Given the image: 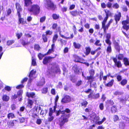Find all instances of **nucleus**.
Masks as SVG:
<instances>
[{"label": "nucleus", "instance_id": "nucleus-1", "mask_svg": "<svg viewBox=\"0 0 129 129\" xmlns=\"http://www.w3.org/2000/svg\"><path fill=\"white\" fill-rule=\"evenodd\" d=\"M29 12L35 16H37L39 14L41 10L39 6L37 4H34L30 6V8L28 9Z\"/></svg>", "mask_w": 129, "mask_h": 129}, {"label": "nucleus", "instance_id": "nucleus-2", "mask_svg": "<svg viewBox=\"0 0 129 129\" xmlns=\"http://www.w3.org/2000/svg\"><path fill=\"white\" fill-rule=\"evenodd\" d=\"M57 31L59 32V34L60 35V36L62 38L65 39L67 40H69L72 39L74 37V36L73 33H72L70 35V37H66L63 35H61L60 34L61 31V27L60 26L58 27V25L57 23H54L52 25V28L53 30H57Z\"/></svg>", "mask_w": 129, "mask_h": 129}, {"label": "nucleus", "instance_id": "nucleus-3", "mask_svg": "<svg viewBox=\"0 0 129 129\" xmlns=\"http://www.w3.org/2000/svg\"><path fill=\"white\" fill-rule=\"evenodd\" d=\"M54 67H53V66H52L50 68H49V67H48V70L47 71L48 75L50 76L53 73H60V71L59 67L56 66L55 67V71L54 70Z\"/></svg>", "mask_w": 129, "mask_h": 129}, {"label": "nucleus", "instance_id": "nucleus-4", "mask_svg": "<svg viewBox=\"0 0 129 129\" xmlns=\"http://www.w3.org/2000/svg\"><path fill=\"white\" fill-rule=\"evenodd\" d=\"M70 116V114H64L62 115L61 117H62V119L60 121L59 124L60 127H62L63 126L65 123L68 121V118Z\"/></svg>", "mask_w": 129, "mask_h": 129}, {"label": "nucleus", "instance_id": "nucleus-5", "mask_svg": "<svg viewBox=\"0 0 129 129\" xmlns=\"http://www.w3.org/2000/svg\"><path fill=\"white\" fill-rule=\"evenodd\" d=\"M45 1V5L46 6L48 9L54 10L56 8V5L51 0H46Z\"/></svg>", "mask_w": 129, "mask_h": 129}, {"label": "nucleus", "instance_id": "nucleus-6", "mask_svg": "<svg viewBox=\"0 0 129 129\" xmlns=\"http://www.w3.org/2000/svg\"><path fill=\"white\" fill-rule=\"evenodd\" d=\"M57 56V54H55V56L54 57L50 56L45 57L43 59L42 61L44 65H47L52 61V59L54 58Z\"/></svg>", "mask_w": 129, "mask_h": 129}, {"label": "nucleus", "instance_id": "nucleus-7", "mask_svg": "<svg viewBox=\"0 0 129 129\" xmlns=\"http://www.w3.org/2000/svg\"><path fill=\"white\" fill-rule=\"evenodd\" d=\"M17 14L18 16L19 20L18 23L19 24H24L25 23L24 21V19L23 18L21 17L20 13L22 11V9L20 6H18V9L17 10Z\"/></svg>", "mask_w": 129, "mask_h": 129}, {"label": "nucleus", "instance_id": "nucleus-8", "mask_svg": "<svg viewBox=\"0 0 129 129\" xmlns=\"http://www.w3.org/2000/svg\"><path fill=\"white\" fill-rule=\"evenodd\" d=\"M121 23L123 25L122 28L124 29L127 31L129 29V18L128 16H127L126 19V20L122 21Z\"/></svg>", "mask_w": 129, "mask_h": 129}, {"label": "nucleus", "instance_id": "nucleus-9", "mask_svg": "<svg viewBox=\"0 0 129 129\" xmlns=\"http://www.w3.org/2000/svg\"><path fill=\"white\" fill-rule=\"evenodd\" d=\"M73 57L74 58V61L75 62L82 63V61H85V60L83 58L79 57L76 54L73 55Z\"/></svg>", "mask_w": 129, "mask_h": 129}, {"label": "nucleus", "instance_id": "nucleus-10", "mask_svg": "<svg viewBox=\"0 0 129 129\" xmlns=\"http://www.w3.org/2000/svg\"><path fill=\"white\" fill-rule=\"evenodd\" d=\"M112 59L114 62V65L115 66L118 68L122 67V64L120 60H118L115 57H113Z\"/></svg>", "mask_w": 129, "mask_h": 129}, {"label": "nucleus", "instance_id": "nucleus-11", "mask_svg": "<svg viewBox=\"0 0 129 129\" xmlns=\"http://www.w3.org/2000/svg\"><path fill=\"white\" fill-rule=\"evenodd\" d=\"M71 112V110L68 108H66L64 110L62 111H61L60 110V109L57 112L56 115L57 116H58L60 114L63 115L65 114V113H67L68 114H69Z\"/></svg>", "mask_w": 129, "mask_h": 129}, {"label": "nucleus", "instance_id": "nucleus-12", "mask_svg": "<svg viewBox=\"0 0 129 129\" xmlns=\"http://www.w3.org/2000/svg\"><path fill=\"white\" fill-rule=\"evenodd\" d=\"M71 101V97L69 95H64L61 100V103H67L70 102Z\"/></svg>", "mask_w": 129, "mask_h": 129}, {"label": "nucleus", "instance_id": "nucleus-13", "mask_svg": "<svg viewBox=\"0 0 129 129\" xmlns=\"http://www.w3.org/2000/svg\"><path fill=\"white\" fill-rule=\"evenodd\" d=\"M95 78L94 76H87L86 79L88 80V82L89 83L90 87L91 86L92 82L95 81Z\"/></svg>", "mask_w": 129, "mask_h": 129}, {"label": "nucleus", "instance_id": "nucleus-14", "mask_svg": "<svg viewBox=\"0 0 129 129\" xmlns=\"http://www.w3.org/2000/svg\"><path fill=\"white\" fill-rule=\"evenodd\" d=\"M121 16V14L120 12H118L117 14H115L114 16V19L115 21V24H117L118 22L119 21Z\"/></svg>", "mask_w": 129, "mask_h": 129}, {"label": "nucleus", "instance_id": "nucleus-15", "mask_svg": "<svg viewBox=\"0 0 129 129\" xmlns=\"http://www.w3.org/2000/svg\"><path fill=\"white\" fill-rule=\"evenodd\" d=\"M114 47L116 51L118 53H119L120 50V46L119 43L115 41L113 42Z\"/></svg>", "mask_w": 129, "mask_h": 129}, {"label": "nucleus", "instance_id": "nucleus-16", "mask_svg": "<svg viewBox=\"0 0 129 129\" xmlns=\"http://www.w3.org/2000/svg\"><path fill=\"white\" fill-rule=\"evenodd\" d=\"M23 93V91L22 90H19L17 92V99L19 101H21L22 100V94Z\"/></svg>", "mask_w": 129, "mask_h": 129}, {"label": "nucleus", "instance_id": "nucleus-17", "mask_svg": "<svg viewBox=\"0 0 129 129\" xmlns=\"http://www.w3.org/2000/svg\"><path fill=\"white\" fill-rule=\"evenodd\" d=\"M71 15L73 17H75L79 16V12L76 10L71 11L69 12Z\"/></svg>", "mask_w": 129, "mask_h": 129}, {"label": "nucleus", "instance_id": "nucleus-18", "mask_svg": "<svg viewBox=\"0 0 129 129\" xmlns=\"http://www.w3.org/2000/svg\"><path fill=\"white\" fill-rule=\"evenodd\" d=\"M76 74H79L80 72V70L77 65H75L73 67L72 69Z\"/></svg>", "mask_w": 129, "mask_h": 129}, {"label": "nucleus", "instance_id": "nucleus-19", "mask_svg": "<svg viewBox=\"0 0 129 129\" xmlns=\"http://www.w3.org/2000/svg\"><path fill=\"white\" fill-rule=\"evenodd\" d=\"M55 44L53 43L51 45V48L49 49L48 51L46 53V55H48L50 54L51 53L54 51Z\"/></svg>", "mask_w": 129, "mask_h": 129}, {"label": "nucleus", "instance_id": "nucleus-20", "mask_svg": "<svg viewBox=\"0 0 129 129\" xmlns=\"http://www.w3.org/2000/svg\"><path fill=\"white\" fill-rule=\"evenodd\" d=\"M88 103V102L82 99V102L80 103V106L82 108H86L87 107Z\"/></svg>", "mask_w": 129, "mask_h": 129}, {"label": "nucleus", "instance_id": "nucleus-21", "mask_svg": "<svg viewBox=\"0 0 129 129\" xmlns=\"http://www.w3.org/2000/svg\"><path fill=\"white\" fill-rule=\"evenodd\" d=\"M106 39L105 40V42L106 43H111L110 39L111 38V34L110 33H106Z\"/></svg>", "mask_w": 129, "mask_h": 129}, {"label": "nucleus", "instance_id": "nucleus-22", "mask_svg": "<svg viewBox=\"0 0 129 129\" xmlns=\"http://www.w3.org/2000/svg\"><path fill=\"white\" fill-rule=\"evenodd\" d=\"M109 26L107 24L106 25V24H102V28L103 29L104 32L105 34H106L107 30L108 29Z\"/></svg>", "mask_w": 129, "mask_h": 129}, {"label": "nucleus", "instance_id": "nucleus-23", "mask_svg": "<svg viewBox=\"0 0 129 129\" xmlns=\"http://www.w3.org/2000/svg\"><path fill=\"white\" fill-rule=\"evenodd\" d=\"M108 45V46L107 47L106 49V51L107 53H109L111 52L112 51V49L111 46V43H106Z\"/></svg>", "mask_w": 129, "mask_h": 129}, {"label": "nucleus", "instance_id": "nucleus-24", "mask_svg": "<svg viewBox=\"0 0 129 129\" xmlns=\"http://www.w3.org/2000/svg\"><path fill=\"white\" fill-rule=\"evenodd\" d=\"M82 3L85 6L89 7L91 5L90 0H82Z\"/></svg>", "mask_w": 129, "mask_h": 129}, {"label": "nucleus", "instance_id": "nucleus-25", "mask_svg": "<svg viewBox=\"0 0 129 129\" xmlns=\"http://www.w3.org/2000/svg\"><path fill=\"white\" fill-rule=\"evenodd\" d=\"M45 81L44 79H42L39 82H38L37 85L38 86H42L45 84Z\"/></svg>", "mask_w": 129, "mask_h": 129}, {"label": "nucleus", "instance_id": "nucleus-26", "mask_svg": "<svg viewBox=\"0 0 129 129\" xmlns=\"http://www.w3.org/2000/svg\"><path fill=\"white\" fill-rule=\"evenodd\" d=\"M114 82V79H112L107 84H105L106 86L108 87H111L112 86Z\"/></svg>", "mask_w": 129, "mask_h": 129}, {"label": "nucleus", "instance_id": "nucleus-27", "mask_svg": "<svg viewBox=\"0 0 129 129\" xmlns=\"http://www.w3.org/2000/svg\"><path fill=\"white\" fill-rule=\"evenodd\" d=\"M85 54L86 56L88 55L91 52V48L90 46L86 47L85 48Z\"/></svg>", "mask_w": 129, "mask_h": 129}, {"label": "nucleus", "instance_id": "nucleus-28", "mask_svg": "<svg viewBox=\"0 0 129 129\" xmlns=\"http://www.w3.org/2000/svg\"><path fill=\"white\" fill-rule=\"evenodd\" d=\"M123 61L125 66H129V60L127 58L124 57L123 58Z\"/></svg>", "mask_w": 129, "mask_h": 129}, {"label": "nucleus", "instance_id": "nucleus-29", "mask_svg": "<svg viewBox=\"0 0 129 129\" xmlns=\"http://www.w3.org/2000/svg\"><path fill=\"white\" fill-rule=\"evenodd\" d=\"M73 46L76 49H79L81 47V45L80 44L75 42L73 43Z\"/></svg>", "mask_w": 129, "mask_h": 129}, {"label": "nucleus", "instance_id": "nucleus-30", "mask_svg": "<svg viewBox=\"0 0 129 129\" xmlns=\"http://www.w3.org/2000/svg\"><path fill=\"white\" fill-rule=\"evenodd\" d=\"M33 103L34 102L33 100L29 99L28 100L27 102V106L30 108L31 109L32 108Z\"/></svg>", "mask_w": 129, "mask_h": 129}, {"label": "nucleus", "instance_id": "nucleus-31", "mask_svg": "<svg viewBox=\"0 0 129 129\" xmlns=\"http://www.w3.org/2000/svg\"><path fill=\"white\" fill-rule=\"evenodd\" d=\"M120 82V85L122 86H124L127 84V81L126 79H124L122 80Z\"/></svg>", "mask_w": 129, "mask_h": 129}, {"label": "nucleus", "instance_id": "nucleus-32", "mask_svg": "<svg viewBox=\"0 0 129 129\" xmlns=\"http://www.w3.org/2000/svg\"><path fill=\"white\" fill-rule=\"evenodd\" d=\"M35 94V93L34 92H32L30 93L27 92L26 93V96L28 98H34Z\"/></svg>", "mask_w": 129, "mask_h": 129}, {"label": "nucleus", "instance_id": "nucleus-33", "mask_svg": "<svg viewBox=\"0 0 129 129\" xmlns=\"http://www.w3.org/2000/svg\"><path fill=\"white\" fill-rule=\"evenodd\" d=\"M106 104L108 106H113V105L114 104V103L113 101L112 100H108L107 101Z\"/></svg>", "mask_w": 129, "mask_h": 129}, {"label": "nucleus", "instance_id": "nucleus-34", "mask_svg": "<svg viewBox=\"0 0 129 129\" xmlns=\"http://www.w3.org/2000/svg\"><path fill=\"white\" fill-rule=\"evenodd\" d=\"M41 47L40 45L38 44H35L34 46V49L35 50L39 51L41 49Z\"/></svg>", "mask_w": 129, "mask_h": 129}, {"label": "nucleus", "instance_id": "nucleus-35", "mask_svg": "<svg viewBox=\"0 0 129 129\" xmlns=\"http://www.w3.org/2000/svg\"><path fill=\"white\" fill-rule=\"evenodd\" d=\"M52 17L53 19L54 20L58 19L59 18V15L55 13L53 14L52 15Z\"/></svg>", "mask_w": 129, "mask_h": 129}, {"label": "nucleus", "instance_id": "nucleus-36", "mask_svg": "<svg viewBox=\"0 0 129 129\" xmlns=\"http://www.w3.org/2000/svg\"><path fill=\"white\" fill-rule=\"evenodd\" d=\"M111 111L112 113H115L117 111L116 107L115 105L112 106L111 108Z\"/></svg>", "mask_w": 129, "mask_h": 129}, {"label": "nucleus", "instance_id": "nucleus-37", "mask_svg": "<svg viewBox=\"0 0 129 129\" xmlns=\"http://www.w3.org/2000/svg\"><path fill=\"white\" fill-rule=\"evenodd\" d=\"M106 14V16H112V13L109 10H104Z\"/></svg>", "mask_w": 129, "mask_h": 129}, {"label": "nucleus", "instance_id": "nucleus-38", "mask_svg": "<svg viewBox=\"0 0 129 129\" xmlns=\"http://www.w3.org/2000/svg\"><path fill=\"white\" fill-rule=\"evenodd\" d=\"M48 88L47 87H44L41 90L42 92V93L46 94L48 92Z\"/></svg>", "mask_w": 129, "mask_h": 129}, {"label": "nucleus", "instance_id": "nucleus-39", "mask_svg": "<svg viewBox=\"0 0 129 129\" xmlns=\"http://www.w3.org/2000/svg\"><path fill=\"white\" fill-rule=\"evenodd\" d=\"M58 38V35L57 34H55L53 36L52 40V42L53 43H54L57 40Z\"/></svg>", "mask_w": 129, "mask_h": 129}, {"label": "nucleus", "instance_id": "nucleus-40", "mask_svg": "<svg viewBox=\"0 0 129 129\" xmlns=\"http://www.w3.org/2000/svg\"><path fill=\"white\" fill-rule=\"evenodd\" d=\"M36 73V71H34V70H31L30 72L28 77L29 78H31L34 75H35Z\"/></svg>", "mask_w": 129, "mask_h": 129}, {"label": "nucleus", "instance_id": "nucleus-41", "mask_svg": "<svg viewBox=\"0 0 129 129\" xmlns=\"http://www.w3.org/2000/svg\"><path fill=\"white\" fill-rule=\"evenodd\" d=\"M42 39L44 42H47L48 41V38L47 37V35L45 34H43L42 35Z\"/></svg>", "mask_w": 129, "mask_h": 129}, {"label": "nucleus", "instance_id": "nucleus-42", "mask_svg": "<svg viewBox=\"0 0 129 129\" xmlns=\"http://www.w3.org/2000/svg\"><path fill=\"white\" fill-rule=\"evenodd\" d=\"M101 49V48L100 47H98L96 49L94 50H92L91 51L90 53L91 55H94L95 54L96 52H97L98 50H100Z\"/></svg>", "mask_w": 129, "mask_h": 129}, {"label": "nucleus", "instance_id": "nucleus-43", "mask_svg": "<svg viewBox=\"0 0 129 129\" xmlns=\"http://www.w3.org/2000/svg\"><path fill=\"white\" fill-rule=\"evenodd\" d=\"M33 109L34 111H36L38 113H39V111L41 109V107L39 106H35Z\"/></svg>", "mask_w": 129, "mask_h": 129}, {"label": "nucleus", "instance_id": "nucleus-44", "mask_svg": "<svg viewBox=\"0 0 129 129\" xmlns=\"http://www.w3.org/2000/svg\"><path fill=\"white\" fill-rule=\"evenodd\" d=\"M89 72L90 76H94L95 74V71L93 69H91L89 71Z\"/></svg>", "mask_w": 129, "mask_h": 129}, {"label": "nucleus", "instance_id": "nucleus-45", "mask_svg": "<svg viewBox=\"0 0 129 129\" xmlns=\"http://www.w3.org/2000/svg\"><path fill=\"white\" fill-rule=\"evenodd\" d=\"M46 55V54L43 55L41 53H39L38 54V56L39 59L40 60H41L42 59L43 57H44Z\"/></svg>", "mask_w": 129, "mask_h": 129}, {"label": "nucleus", "instance_id": "nucleus-46", "mask_svg": "<svg viewBox=\"0 0 129 129\" xmlns=\"http://www.w3.org/2000/svg\"><path fill=\"white\" fill-rule=\"evenodd\" d=\"M113 120L114 122H115L119 120L118 116L117 115H114L113 116Z\"/></svg>", "mask_w": 129, "mask_h": 129}, {"label": "nucleus", "instance_id": "nucleus-47", "mask_svg": "<svg viewBox=\"0 0 129 129\" xmlns=\"http://www.w3.org/2000/svg\"><path fill=\"white\" fill-rule=\"evenodd\" d=\"M2 99L3 101H7L9 100V97L6 95H4Z\"/></svg>", "mask_w": 129, "mask_h": 129}, {"label": "nucleus", "instance_id": "nucleus-48", "mask_svg": "<svg viewBox=\"0 0 129 129\" xmlns=\"http://www.w3.org/2000/svg\"><path fill=\"white\" fill-rule=\"evenodd\" d=\"M124 55L123 54H119L118 55L117 58L119 60H123L124 58Z\"/></svg>", "mask_w": 129, "mask_h": 129}, {"label": "nucleus", "instance_id": "nucleus-49", "mask_svg": "<svg viewBox=\"0 0 129 129\" xmlns=\"http://www.w3.org/2000/svg\"><path fill=\"white\" fill-rule=\"evenodd\" d=\"M31 64L33 66H35L37 64L36 59L33 57H32Z\"/></svg>", "mask_w": 129, "mask_h": 129}, {"label": "nucleus", "instance_id": "nucleus-50", "mask_svg": "<svg viewBox=\"0 0 129 129\" xmlns=\"http://www.w3.org/2000/svg\"><path fill=\"white\" fill-rule=\"evenodd\" d=\"M127 100L129 101V96H128L127 97H126L125 99H120L119 101L120 103H123Z\"/></svg>", "mask_w": 129, "mask_h": 129}, {"label": "nucleus", "instance_id": "nucleus-51", "mask_svg": "<svg viewBox=\"0 0 129 129\" xmlns=\"http://www.w3.org/2000/svg\"><path fill=\"white\" fill-rule=\"evenodd\" d=\"M82 83V81L81 80H79L76 83L75 85L77 87H78L81 85Z\"/></svg>", "mask_w": 129, "mask_h": 129}, {"label": "nucleus", "instance_id": "nucleus-52", "mask_svg": "<svg viewBox=\"0 0 129 129\" xmlns=\"http://www.w3.org/2000/svg\"><path fill=\"white\" fill-rule=\"evenodd\" d=\"M60 41L62 46H63L64 45H65L66 44V41L62 39H60Z\"/></svg>", "mask_w": 129, "mask_h": 129}, {"label": "nucleus", "instance_id": "nucleus-53", "mask_svg": "<svg viewBox=\"0 0 129 129\" xmlns=\"http://www.w3.org/2000/svg\"><path fill=\"white\" fill-rule=\"evenodd\" d=\"M46 19V17L45 16L42 17L40 18V22L41 23H43L45 21Z\"/></svg>", "mask_w": 129, "mask_h": 129}, {"label": "nucleus", "instance_id": "nucleus-54", "mask_svg": "<svg viewBox=\"0 0 129 129\" xmlns=\"http://www.w3.org/2000/svg\"><path fill=\"white\" fill-rule=\"evenodd\" d=\"M45 35H51L53 34V32L49 30H46L45 32Z\"/></svg>", "mask_w": 129, "mask_h": 129}, {"label": "nucleus", "instance_id": "nucleus-55", "mask_svg": "<svg viewBox=\"0 0 129 129\" xmlns=\"http://www.w3.org/2000/svg\"><path fill=\"white\" fill-rule=\"evenodd\" d=\"M100 42V40H96L94 44L96 46H101L102 45V44L101 43L99 44Z\"/></svg>", "mask_w": 129, "mask_h": 129}, {"label": "nucleus", "instance_id": "nucleus-56", "mask_svg": "<svg viewBox=\"0 0 129 129\" xmlns=\"http://www.w3.org/2000/svg\"><path fill=\"white\" fill-rule=\"evenodd\" d=\"M116 79L118 82H120L122 80V77L120 75H117L116 76Z\"/></svg>", "mask_w": 129, "mask_h": 129}, {"label": "nucleus", "instance_id": "nucleus-57", "mask_svg": "<svg viewBox=\"0 0 129 129\" xmlns=\"http://www.w3.org/2000/svg\"><path fill=\"white\" fill-rule=\"evenodd\" d=\"M93 99H96L99 98L100 97V94L99 93H98L93 94Z\"/></svg>", "mask_w": 129, "mask_h": 129}, {"label": "nucleus", "instance_id": "nucleus-58", "mask_svg": "<svg viewBox=\"0 0 129 129\" xmlns=\"http://www.w3.org/2000/svg\"><path fill=\"white\" fill-rule=\"evenodd\" d=\"M112 7L115 9H117L119 8V6L117 3H116L113 4Z\"/></svg>", "mask_w": 129, "mask_h": 129}, {"label": "nucleus", "instance_id": "nucleus-59", "mask_svg": "<svg viewBox=\"0 0 129 129\" xmlns=\"http://www.w3.org/2000/svg\"><path fill=\"white\" fill-rule=\"evenodd\" d=\"M99 108L100 110H103L104 108V106L103 103H101L99 104Z\"/></svg>", "mask_w": 129, "mask_h": 129}, {"label": "nucleus", "instance_id": "nucleus-60", "mask_svg": "<svg viewBox=\"0 0 129 129\" xmlns=\"http://www.w3.org/2000/svg\"><path fill=\"white\" fill-rule=\"evenodd\" d=\"M24 87V86L23 84H19L17 86V89H20Z\"/></svg>", "mask_w": 129, "mask_h": 129}, {"label": "nucleus", "instance_id": "nucleus-61", "mask_svg": "<svg viewBox=\"0 0 129 129\" xmlns=\"http://www.w3.org/2000/svg\"><path fill=\"white\" fill-rule=\"evenodd\" d=\"M106 98L104 94H103L102 95L101 100H102V102H104L106 100Z\"/></svg>", "mask_w": 129, "mask_h": 129}, {"label": "nucleus", "instance_id": "nucleus-62", "mask_svg": "<svg viewBox=\"0 0 129 129\" xmlns=\"http://www.w3.org/2000/svg\"><path fill=\"white\" fill-rule=\"evenodd\" d=\"M20 41L21 44L24 46L28 44V42H26L24 40L22 39Z\"/></svg>", "mask_w": 129, "mask_h": 129}, {"label": "nucleus", "instance_id": "nucleus-63", "mask_svg": "<svg viewBox=\"0 0 129 129\" xmlns=\"http://www.w3.org/2000/svg\"><path fill=\"white\" fill-rule=\"evenodd\" d=\"M14 117V115L12 113H11L9 114L8 115V117L9 119L10 117L13 118Z\"/></svg>", "mask_w": 129, "mask_h": 129}, {"label": "nucleus", "instance_id": "nucleus-64", "mask_svg": "<svg viewBox=\"0 0 129 129\" xmlns=\"http://www.w3.org/2000/svg\"><path fill=\"white\" fill-rule=\"evenodd\" d=\"M50 117H48V121L50 122L52 121L54 119V117L53 116H49Z\"/></svg>", "mask_w": 129, "mask_h": 129}]
</instances>
